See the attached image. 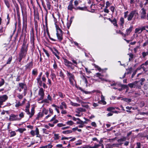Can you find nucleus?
I'll return each instance as SVG.
<instances>
[{
  "instance_id": "obj_1",
  "label": "nucleus",
  "mask_w": 148,
  "mask_h": 148,
  "mask_svg": "<svg viewBox=\"0 0 148 148\" xmlns=\"http://www.w3.org/2000/svg\"><path fill=\"white\" fill-rule=\"evenodd\" d=\"M26 44V41L24 40L18 55V60L19 63L21 62L22 59L25 58L27 54L28 45Z\"/></svg>"
},
{
  "instance_id": "obj_2",
  "label": "nucleus",
  "mask_w": 148,
  "mask_h": 148,
  "mask_svg": "<svg viewBox=\"0 0 148 148\" xmlns=\"http://www.w3.org/2000/svg\"><path fill=\"white\" fill-rule=\"evenodd\" d=\"M64 64L68 69H71V70L75 69V67H77V63L76 60H74L73 58L71 59L72 62L69 61L66 58H63Z\"/></svg>"
},
{
  "instance_id": "obj_3",
  "label": "nucleus",
  "mask_w": 148,
  "mask_h": 148,
  "mask_svg": "<svg viewBox=\"0 0 148 148\" xmlns=\"http://www.w3.org/2000/svg\"><path fill=\"white\" fill-rule=\"evenodd\" d=\"M66 75L69 80V82L71 85H74V81L76 82L75 77L73 73H71L68 71H66Z\"/></svg>"
},
{
  "instance_id": "obj_4",
  "label": "nucleus",
  "mask_w": 148,
  "mask_h": 148,
  "mask_svg": "<svg viewBox=\"0 0 148 148\" xmlns=\"http://www.w3.org/2000/svg\"><path fill=\"white\" fill-rule=\"evenodd\" d=\"M27 19L26 18H23V26L22 29V32L26 34L27 33Z\"/></svg>"
},
{
  "instance_id": "obj_5",
  "label": "nucleus",
  "mask_w": 148,
  "mask_h": 148,
  "mask_svg": "<svg viewBox=\"0 0 148 148\" xmlns=\"http://www.w3.org/2000/svg\"><path fill=\"white\" fill-rule=\"evenodd\" d=\"M25 112L27 114L29 115V118H31L34 115L35 113V107H33L31 109V112L29 111V108H25Z\"/></svg>"
},
{
  "instance_id": "obj_6",
  "label": "nucleus",
  "mask_w": 148,
  "mask_h": 148,
  "mask_svg": "<svg viewBox=\"0 0 148 148\" xmlns=\"http://www.w3.org/2000/svg\"><path fill=\"white\" fill-rule=\"evenodd\" d=\"M136 15L138 16V14L136 10L132 11L128 15L127 18L128 21H131L134 16H136Z\"/></svg>"
},
{
  "instance_id": "obj_7",
  "label": "nucleus",
  "mask_w": 148,
  "mask_h": 148,
  "mask_svg": "<svg viewBox=\"0 0 148 148\" xmlns=\"http://www.w3.org/2000/svg\"><path fill=\"white\" fill-rule=\"evenodd\" d=\"M74 0H70L69 2V5L67 7V9L68 10L72 11L73 9H82L81 8L79 7L75 8L73 7V2Z\"/></svg>"
},
{
  "instance_id": "obj_8",
  "label": "nucleus",
  "mask_w": 148,
  "mask_h": 148,
  "mask_svg": "<svg viewBox=\"0 0 148 148\" xmlns=\"http://www.w3.org/2000/svg\"><path fill=\"white\" fill-rule=\"evenodd\" d=\"M79 4L78 1L77 0H76L74 1V5L75 6H73V7L75 8H77L79 7L81 8V9H74L75 10H80L82 11L85 10L87 9V7L86 6H84V7H80V6L77 7V6Z\"/></svg>"
},
{
  "instance_id": "obj_9",
  "label": "nucleus",
  "mask_w": 148,
  "mask_h": 148,
  "mask_svg": "<svg viewBox=\"0 0 148 148\" xmlns=\"http://www.w3.org/2000/svg\"><path fill=\"white\" fill-rule=\"evenodd\" d=\"M9 120L11 121H20L21 118H18V115L11 114L10 116Z\"/></svg>"
},
{
  "instance_id": "obj_10",
  "label": "nucleus",
  "mask_w": 148,
  "mask_h": 148,
  "mask_svg": "<svg viewBox=\"0 0 148 148\" xmlns=\"http://www.w3.org/2000/svg\"><path fill=\"white\" fill-rule=\"evenodd\" d=\"M128 85L131 88H140V86H138V82L137 81H135L132 83L129 84Z\"/></svg>"
},
{
  "instance_id": "obj_11",
  "label": "nucleus",
  "mask_w": 148,
  "mask_h": 148,
  "mask_svg": "<svg viewBox=\"0 0 148 148\" xmlns=\"http://www.w3.org/2000/svg\"><path fill=\"white\" fill-rule=\"evenodd\" d=\"M50 49L52 52L55 55L57 58L58 59H60V57L58 55V54H59L60 53L58 51V50L55 48H53V49L52 48H50Z\"/></svg>"
},
{
  "instance_id": "obj_12",
  "label": "nucleus",
  "mask_w": 148,
  "mask_h": 148,
  "mask_svg": "<svg viewBox=\"0 0 148 148\" xmlns=\"http://www.w3.org/2000/svg\"><path fill=\"white\" fill-rule=\"evenodd\" d=\"M8 96L6 95L0 96V103L3 104V103L6 101L8 99Z\"/></svg>"
},
{
  "instance_id": "obj_13",
  "label": "nucleus",
  "mask_w": 148,
  "mask_h": 148,
  "mask_svg": "<svg viewBox=\"0 0 148 148\" xmlns=\"http://www.w3.org/2000/svg\"><path fill=\"white\" fill-rule=\"evenodd\" d=\"M63 32H56V35L58 39V41L60 42H61L63 39Z\"/></svg>"
},
{
  "instance_id": "obj_14",
  "label": "nucleus",
  "mask_w": 148,
  "mask_h": 148,
  "mask_svg": "<svg viewBox=\"0 0 148 148\" xmlns=\"http://www.w3.org/2000/svg\"><path fill=\"white\" fill-rule=\"evenodd\" d=\"M42 86H40L41 87L42 86L43 88H48V86L45 83L46 82V79L44 75L42 76Z\"/></svg>"
},
{
  "instance_id": "obj_15",
  "label": "nucleus",
  "mask_w": 148,
  "mask_h": 148,
  "mask_svg": "<svg viewBox=\"0 0 148 148\" xmlns=\"http://www.w3.org/2000/svg\"><path fill=\"white\" fill-rule=\"evenodd\" d=\"M25 70H30L33 67V60H32V61L30 62L27 64L25 65Z\"/></svg>"
},
{
  "instance_id": "obj_16",
  "label": "nucleus",
  "mask_w": 148,
  "mask_h": 148,
  "mask_svg": "<svg viewBox=\"0 0 148 148\" xmlns=\"http://www.w3.org/2000/svg\"><path fill=\"white\" fill-rule=\"evenodd\" d=\"M42 74V72H40L39 75H38L36 79L37 81V83L39 86H42V81L41 80V78L42 79L41 77Z\"/></svg>"
},
{
  "instance_id": "obj_17",
  "label": "nucleus",
  "mask_w": 148,
  "mask_h": 148,
  "mask_svg": "<svg viewBox=\"0 0 148 148\" xmlns=\"http://www.w3.org/2000/svg\"><path fill=\"white\" fill-rule=\"evenodd\" d=\"M123 143H114L112 144H108V148H113L114 147H119V146L121 145Z\"/></svg>"
},
{
  "instance_id": "obj_18",
  "label": "nucleus",
  "mask_w": 148,
  "mask_h": 148,
  "mask_svg": "<svg viewBox=\"0 0 148 148\" xmlns=\"http://www.w3.org/2000/svg\"><path fill=\"white\" fill-rule=\"evenodd\" d=\"M148 64V60H147L145 63L143 64L140 66V68H137V70H139L140 69H143V70L145 71H146V70L145 67H144V66H146Z\"/></svg>"
},
{
  "instance_id": "obj_19",
  "label": "nucleus",
  "mask_w": 148,
  "mask_h": 148,
  "mask_svg": "<svg viewBox=\"0 0 148 148\" xmlns=\"http://www.w3.org/2000/svg\"><path fill=\"white\" fill-rule=\"evenodd\" d=\"M21 27H18L15 36L14 38V41H15L17 40L18 37V35H19L21 32Z\"/></svg>"
},
{
  "instance_id": "obj_20",
  "label": "nucleus",
  "mask_w": 148,
  "mask_h": 148,
  "mask_svg": "<svg viewBox=\"0 0 148 148\" xmlns=\"http://www.w3.org/2000/svg\"><path fill=\"white\" fill-rule=\"evenodd\" d=\"M32 35L31 37V42L33 47H34V40H35V36L34 33L33 29H32Z\"/></svg>"
},
{
  "instance_id": "obj_21",
  "label": "nucleus",
  "mask_w": 148,
  "mask_h": 148,
  "mask_svg": "<svg viewBox=\"0 0 148 148\" xmlns=\"http://www.w3.org/2000/svg\"><path fill=\"white\" fill-rule=\"evenodd\" d=\"M141 10L142 11L141 14V18L142 19H145L146 18V10L144 8H142Z\"/></svg>"
},
{
  "instance_id": "obj_22",
  "label": "nucleus",
  "mask_w": 148,
  "mask_h": 148,
  "mask_svg": "<svg viewBox=\"0 0 148 148\" xmlns=\"http://www.w3.org/2000/svg\"><path fill=\"white\" fill-rule=\"evenodd\" d=\"M38 95L40 96L44 97V91L43 88L42 87L40 88L38 91Z\"/></svg>"
},
{
  "instance_id": "obj_23",
  "label": "nucleus",
  "mask_w": 148,
  "mask_h": 148,
  "mask_svg": "<svg viewBox=\"0 0 148 148\" xmlns=\"http://www.w3.org/2000/svg\"><path fill=\"white\" fill-rule=\"evenodd\" d=\"M46 1V4L47 8L48 10H50L51 9V0H45Z\"/></svg>"
},
{
  "instance_id": "obj_24",
  "label": "nucleus",
  "mask_w": 148,
  "mask_h": 148,
  "mask_svg": "<svg viewBox=\"0 0 148 148\" xmlns=\"http://www.w3.org/2000/svg\"><path fill=\"white\" fill-rule=\"evenodd\" d=\"M7 15L6 19H5V21L6 22V26H7L9 24L10 19V18L9 16L10 14L7 13Z\"/></svg>"
},
{
  "instance_id": "obj_25",
  "label": "nucleus",
  "mask_w": 148,
  "mask_h": 148,
  "mask_svg": "<svg viewBox=\"0 0 148 148\" xmlns=\"http://www.w3.org/2000/svg\"><path fill=\"white\" fill-rule=\"evenodd\" d=\"M120 25L121 27H122V28L124 27V24L125 22V21L124 18L121 17L120 19Z\"/></svg>"
},
{
  "instance_id": "obj_26",
  "label": "nucleus",
  "mask_w": 148,
  "mask_h": 148,
  "mask_svg": "<svg viewBox=\"0 0 148 148\" xmlns=\"http://www.w3.org/2000/svg\"><path fill=\"white\" fill-rule=\"evenodd\" d=\"M59 76L63 80H65V75L64 73L61 70L59 73Z\"/></svg>"
},
{
  "instance_id": "obj_27",
  "label": "nucleus",
  "mask_w": 148,
  "mask_h": 148,
  "mask_svg": "<svg viewBox=\"0 0 148 148\" xmlns=\"http://www.w3.org/2000/svg\"><path fill=\"white\" fill-rule=\"evenodd\" d=\"M50 76L52 80L54 82L55 81V79H56V76L55 74L52 71L51 72Z\"/></svg>"
},
{
  "instance_id": "obj_28",
  "label": "nucleus",
  "mask_w": 148,
  "mask_h": 148,
  "mask_svg": "<svg viewBox=\"0 0 148 148\" xmlns=\"http://www.w3.org/2000/svg\"><path fill=\"white\" fill-rule=\"evenodd\" d=\"M133 28V26H130L129 28L127 29L126 30V34L127 36H128L132 32Z\"/></svg>"
},
{
  "instance_id": "obj_29",
  "label": "nucleus",
  "mask_w": 148,
  "mask_h": 148,
  "mask_svg": "<svg viewBox=\"0 0 148 148\" xmlns=\"http://www.w3.org/2000/svg\"><path fill=\"white\" fill-rule=\"evenodd\" d=\"M45 25L46 27V31L47 33H48L49 32V29L48 27V24H47V15H46L45 18Z\"/></svg>"
},
{
  "instance_id": "obj_30",
  "label": "nucleus",
  "mask_w": 148,
  "mask_h": 148,
  "mask_svg": "<svg viewBox=\"0 0 148 148\" xmlns=\"http://www.w3.org/2000/svg\"><path fill=\"white\" fill-rule=\"evenodd\" d=\"M75 87L77 89L80 90L81 91L84 92L85 94H87L88 93V92L84 91L82 88L79 86H77V84L75 85Z\"/></svg>"
},
{
  "instance_id": "obj_31",
  "label": "nucleus",
  "mask_w": 148,
  "mask_h": 148,
  "mask_svg": "<svg viewBox=\"0 0 148 148\" xmlns=\"http://www.w3.org/2000/svg\"><path fill=\"white\" fill-rule=\"evenodd\" d=\"M55 24L56 27V32H63L61 29L60 28L59 26L56 24V22H55Z\"/></svg>"
},
{
  "instance_id": "obj_32",
  "label": "nucleus",
  "mask_w": 148,
  "mask_h": 148,
  "mask_svg": "<svg viewBox=\"0 0 148 148\" xmlns=\"http://www.w3.org/2000/svg\"><path fill=\"white\" fill-rule=\"evenodd\" d=\"M110 22L113 24L114 26L116 27H118V25L117 24V21L116 18H114Z\"/></svg>"
},
{
  "instance_id": "obj_33",
  "label": "nucleus",
  "mask_w": 148,
  "mask_h": 148,
  "mask_svg": "<svg viewBox=\"0 0 148 148\" xmlns=\"http://www.w3.org/2000/svg\"><path fill=\"white\" fill-rule=\"evenodd\" d=\"M34 19H38V20H39V14L38 12H37L36 13H35V11H34Z\"/></svg>"
},
{
  "instance_id": "obj_34",
  "label": "nucleus",
  "mask_w": 148,
  "mask_h": 148,
  "mask_svg": "<svg viewBox=\"0 0 148 148\" xmlns=\"http://www.w3.org/2000/svg\"><path fill=\"white\" fill-rule=\"evenodd\" d=\"M56 95L59 96L60 98H64L65 96V95L63 93H62L61 92H58V94H57Z\"/></svg>"
},
{
  "instance_id": "obj_35",
  "label": "nucleus",
  "mask_w": 148,
  "mask_h": 148,
  "mask_svg": "<svg viewBox=\"0 0 148 148\" xmlns=\"http://www.w3.org/2000/svg\"><path fill=\"white\" fill-rule=\"evenodd\" d=\"M38 71L37 69H35L32 70V74L33 75L36 76L38 74Z\"/></svg>"
},
{
  "instance_id": "obj_36",
  "label": "nucleus",
  "mask_w": 148,
  "mask_h": 148,
  "mask_svg": "<svg viewBox=\"0 0 148 148\" xmlns=\"http://www.w3.org/2000/svg\"><path fill=\"white\" fill-rule=\"evenodd\" d=\"M19 87H20L22 89H23L24 88H25L24 87H25L26 86H27L26 84L23 83H19Z\"/></svg>"
},
{
  "instance_id": "obj_37",
  "label": "nucleus",
  "mask_w": 148,
  "mask_h": 148,
  "mask_svg": "<svg viewBox=\"0 0 148 148\" xmlns=\"http://www.w3.org/2000/svg\"><path fill=\"white\" fill-rule=\"evenodd\" d=\"M115 107H109L107 108L106 110L107 111L110 112L112 113V111H113V110L115 109Z\"/></svg>"
},
{
  "instance_id": "obj_38",
  "label": "nucleus",
  "mask_w": 148,
  "mask_h": 148,
  "mask_svg": "<svg viewBox=\"0 0 148 148\" xmlns=\"http://www.w3.org/2000/svg\"><path fill=\"white\" fill-rule=\"evenodd\" d=\"M82 78L83 80L85 82V83L86 84V86H87L88 84V82L87 79L84 75H82Z\"/></svg>"
},
{
  "instance_id": "obj_39",
  "label": "nucleus",
  "mask_w": 148,
  "mask_h": 148,
  "mask_svg": "<svg viewBox=\"0 0 148 148\" xmlns=\"http://www.w3.org/2000/svg\"><path fill=\"white\" fill-rule=\"evenodd\" d=\"M126 140V138L125 137H123L117 140V142L118 143H120L122 142H124Z\"/></svg>"
},
{
  "instance_id": "obj_40",
  "label": "nucleus",
  "mask_w": 148,
  "mask_h": 148,
  "mask_svg": "<svg viewBox=\"0 0 148 148\" xmlns=\"http://www.w3.org/2000/svg\"><path fill=\"white\" fill-rule=\"evenodd\" d=\"M26 130L25 128H20L18 129L17 130H16V132H19L21 133H22L24 131Z\"/></svg>"
},
{
  "instance_id": "obj_41",
  "label": "nucleus",
  "mask_w": 148,
  "mask_h": 148,
  "mask_svg": "<svg viewBox=\"0 0 148 148\" xmlns=\"http://www.w3.org/2000/svg\"><path fill=\"white\" fill-rule=\"evenodd\" d=\"M40 0L41 2L42 5L43 6L44 9L47 12V8L46 5H45L43 0Z\"/></svg>"
},
{
  "instance_id": "obj_42",
  "label": "nucleus",
  "mask_w": 148,
  "mask_h": 148,
  "mask_svg": "<svg viewBox=\"0 0 148 148\" xmlns=\"http://www.w3.org/2000/svg\"><path fill=\"white\" fill-rule=\"evenodd\" d=\"M60 136H59V134H54V140H57L59 139L60 138Z\"/></svg>"
},
{
  "instance_id": "obj_43",
  "label": "nucleus",
  "mask_w": 148,
  "mask_h": 148,
  "mask_svg": "<svg viewBox=\"0 0 148 148\" xmlns=\"http://www.w3.org/2000/svg\"><path fill=\"white\" fill-rule=\"evenodd\" d=\"M6 6L8 8H10V4L9 1L8 0H3Z\"/></svg>"
},
{
  "instance_id": "obj_44",
  "label": "nucleus",
  "mask_w": 148,
  "mask_h": 148,
  "mask_svg": "<svg viewBox=\"0 0 148 148\" xmlns=\"http://www.w3.org/2000/svg\"><path fill=\"white\" fill-rule=\"evenodd\" d=\"M122 100H123V101L127 102V103H130L131 102L132 99L130 98H122L121 99Z\"/></svg>"
},
{
  "instance_id": "obj_45",
  "label": "nucleus",
  "mask_w": 148,
  "mask_h": 148,
  "mask_svg": "<svg viewBox=\"0 0 148 148\" xmlns=\"http://www.w3.org/2000/svg\"><path fill=\"white\" fill-rule=\"evenodd\" d=\"M6 27L1 26L0 28V33H3L5 32Z\"/></svg>"
},
{
  "instance_id": "obj_46",
  "label": "nucleus",
  "mask_w": 148,
  "mask_h": 148,
  "mask_svg": "<svg viewBox=\"0 0 148 148\" xmlns=\"http://www.w3.org/2000/svg\"><path fill=\"white\" fill-rule=\"evenodd\" d=\"M35 132L37 135L36 137H40V135L39 134V129L37 127L36 128Z\"/></svg>"
},
{
  "instance_id": "obj_47",
  "label": "nucleus",
  "mask_w": 148,
  "mask_h": 148,
  "mask_svg": "<svg viewBox=\"0 0 148 148\" xmlns=\"http://www.w3.org/2000/svg\"><path fill=\"white\" fill-rule=\"evenodd\" d=\"M72 131L71 130H67L62 132V133L64 134H69L72 133Z\"/></svg>"
},
{
  "instance_id": "obj_48",
  "label": "nucleus",
  "mask_w": 148,
  "mask_h": 148,
  "mask_svg": "<svg viewBox=\"0 0 148 148\" xmlns=\"http://www.w3.org/2000/svg\"><path fill=\"white\" fill-rule=\"evenodd\" d=\"M82 140H79L77 141V143H75V145L73 146H75L79 145L82 144Z\"/></svg>"
},
{
  "instance_id": "obj_49",
  "label": "nucleus",
  "mask_w": 148,
  "mask_h": 148,
  "mask_svg": "<svg viewBox=\"0 0 148 148\" xmlns=\"http://www.w3.org/2000/svg\"><path fill=\"white\" fill-rule=\"evenodd\" d=\"M12 60V56H10L8 58L6 64H10L11 63V62Z\"/></svg>"
},
{
  "instance_id": "obj_50",
  "label": "nucleus",
  "mask_w": 148,
  "mask_h": 148,
  "mask_svg": "<svg viewBox=\"0 0 148 148\" xmlns=\"http://www.w3.org/2000/svg\"><path fill=\"white\" fill-rule=\"evenodd\" d=\"M93 7H95V5L93 4H92L90 7V8H89L90 10L89 11L90 12H91L92 13H94L95 12V10L92 8Z\"/></svg>"
},
{
  "instance_id": "obj_51",
  "label": "nucleus",
  "mask_w": 148,
  "mask_h": 148,
  "mask_svg": "<svg viewBox=\"0 0 148 148\" xmlns=\"http://www.w3.org/2000/svg\"><path fill=\"white\" fill-rule=\"evenodd\" d=\"M42 50L43 51L46 55L47 57L48 58H49L50 57V55L49 53H48V51L44 48H43Z\"/></svg>"
},
{
  "instance_id": "obj_52",
  "label": "nucleus",
  "mask_w": 148,
  "mask_h": 148,
  "mask_svg": "<svg viewBox=\"0 0 148 148\" xmlns=\"http://www.w3.org/2000/svg\"><path fill=\"white\" fill-rule=\"evenodd\" d=\"M121 87L123 90L126 89L127 90L126 92H127V90H128V87L127 85L123 84L121 85Z\"/></svg>"
},
{
  "instance_id": "obj_53",
  "label": "nucleus",
  "mask_w": 148,
  "mask_h": 148,
  "mask_svg": "<svg viewBox=\"0 0 148 148\" xmlns=\"http://www.w3.org/2000/svg\"><path fill=\"white\" fill-rule=\"evenodd\" d=\"M70 104L72 106H79L80 104L77 103H74L73 102L71 101L70 102Z\"/></svg>"
},
{
  "instance_id": "obj_54",
  "label": "nucleus",
  "mask_w": 148,
  "mask_h": 148,
  "mask_svg": "<svg viewBox=\"0 0 148 148\" xmlns=\"http://www.w3.org/2000/svg\"><path fill=\"white\" fill-rule=\"evenodd\" d=\"M146 28H148V26H144V27H142L141 28H140V32H139V34L141 33L143 31V30H145Z\"/></svg>"
},
{
  "instance_id": "obj_55",
  "label": "nucleus",
  "mask_w": 148,
  "mask_h": 148,
  "mask_svg": "<svg viewBox=\"0 0 148 148\" xmlns=\"http://www.w3.org/2000/svg\"><path fill=\"white\" fill-rule=\"evenodd\" d=\"M52 106L54 107H57L58 108H60L61 110H63V107L62 104L60 105L59 107L57 106L55 104H53L52 105Z\"/></svg>"
},
{
  "instance_id": "obj_56",
  "label": "nucleus",
  "mask_w": 148,
  "mask_h": 148,
  "mask_svg": "<svg viewBox=\"0 0 148 148\" xmlns=\"http://www.w3.org/2000/svg\"><path fill=\"white\" fill-rule=\"evenodd\" d=\"M10 137H12L15 136L16 134L15 131H12L10 133Z\"/></svg>"
},
{
  "instance_id": "obj_57",
  "label": "nucleus",
  "mask_w": 148,
  "mask_h": 148,
  "mask_svg": "<svg viewBox=\"0 0 148 148\" xmlns=\"http://www.w3.org/2000/svg\"><path fill=\"white\" fill-rule=\"evenodd\" d=\"M110 10L112 11L113 13H114L115 10H116L114 6H111L110 8Z\"/></svg>"
},
{
  "instance_id": "obj_58",
  "label": "nucleus",
  "mask_w": 148,
  "mask_h": 148,
  "mask_svg": "<svg viewBox=\"0 0 148 148\" xmlns=\"http://www.w3.org/2000/svg\"><path fill=\"white\" fill-rule=\"evenodd\" d=\"M53 68L55 69H57L58 68V66L57 64V63H56V61L55 60H54V63L53 65Z\"/></svg>"
},
{
  "instance_id": "obj_59",
  "label": "nucleus",
  "mask_w": 148,
  "mask_h": 148,
  "mask_svg": "<svg viewBox=\"0 0 148 148\" xmlns=\"http://www.w3.org/2000/svg\"><path fill=\"white\" fill-rule=\"evenodd\" d=\"M40 113L38 112L37 115H36V118L34 119V121H36V120H39L40 117Z\"/></svg>"
},
{
  "instance_id": "obj_60",
  "label": "nucleus",
  "mask_w": 148,
  "mask_h": 148,
  "mask_svg": "<svg viewBox=\"0 0 148 148\" xmlns=\"http://www.w3.org/2000/svg\"><path fill=\"white\" fill-rule=\"evenodd\" d=\"M66 123L67 125H72L74 124V123L72 121H69L67 122Z\"/></svg>"
},
{
  "instance_id": "obj_61",
  "label": "nucleus",
  "mask_w": 148,
  "mask_h": 148,
  "mask_svg": "<svg viewBox=\"0 0 148 148\" xmlns=\"http://www.w3.org/2000/svg\"><path fill=\"white\" fill-rule=\"evenodd\" d=\"M72 22V21L71 19L70 20V22H68L67 23V27L68 28V29H69L70 28V27L71 25V23Z\"/></svg>"
},
{
  "instance_id": "obj_62",
  "label": "nucleus",
  "mask_w": 148,
  "mask_h": 148,
  "mask_svg": "<svg viewBox=\"0 0 148 148\" xmlns=\"http://www.w3.org/2000/svg\"><path fill=\"white\" fill-rule=\"evenodd\" d=\"M27 86L25 87L23 90V94L24 96H25L27 93Z\"/></svg>"
},
{
  "instance_id": "obj_63",
  "label": "nucleus",
  "mask_w": 148,
  "mask_h": 148,
  "mask_svg": "<svg viewBox=\"0 0 148 148\" xmlns=\"http://www.w3.org/2000/svg\"><path fill=\"white\" fill-rule=\"evenodd\" d=\"M1 81L0 82V87L4 85L5 83V81L3 79L1 78Z\"/></svg>"
},
{
  "instance_id": "obj_64",
  "label": "nucleus",
  "mask_w": 148,
  "mask_h": 148,
  "mask_svg": "<svg viewBox=\"0 0 148 148\" xmlns=\"http://www.w3.org/2000/svg\"><path fill=\"white\" fill-rule=\"evenodd\" d=\"M14 5L16 10V12H19V8L18 4L17 3H16Z\"/></svg>"
}]
</instances>
